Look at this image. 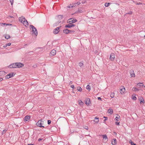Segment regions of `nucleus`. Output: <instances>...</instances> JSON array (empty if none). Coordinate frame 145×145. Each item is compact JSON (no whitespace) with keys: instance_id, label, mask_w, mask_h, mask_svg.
<instances>
[{"instance_id":"obj_1","label":"nucleus","mask_w":145,"mask_h":145,"mask_svg":"<svg viewBox=\"0 0 145 145\" xmlns=\"http://www.w3.org/2000/svg\"><path fill=\"white\" fill-rule=\"evenodd\" d=\"M30 29H32V33L34 34L35 35L37 36L38 34L36 28L32 25H30Z\"/></svg>"},{"instance_id":"obj_2","label":"nucleus","mask_w":145,"mask_h":145,"mask_svg":"<svg viewBox=\"0 0 145 145\" xmlns=\"http://www.w3.org/2000/svg\"><path fill=\"white\" fill-rule=\"evenodd\" d=\"M44 122L43 121L40 120L38 121L36 123V125L40 127H44V126H42V125L44 124Z\"/></svg>"},{"instance_id":"obj_3","label":"nucleus","mask_w":145,"mask_h":145,"mask_svg":"<svg viewBox=\"0 0 145 145\" xmlns=\"http://www.w3.org/2000/svg\"><path fill=\"white\" fill-rule=\"evenodd\" d=\"M16 67L18 68L22 67H24V65L23 63L20 62L16 63Z\"/></svg>"},{"instance_id":"obj_4","label":"nucleus","mask_w":145,"mask_h":145,"mask_svg":"<svg viewBox=\"0 0 145 145\" xmlns=\"http://www.w3.org/2000/svg\"><path fill=\"white\" fill-rule=\"evenodd\" d=\"M61 27V26L57 27L53 31L54 33L55 34H57L59 31V29Z\"/></svg>"},{"instance_id":"obj_5","label":"nucleus","mask_w":145,"mask_h":145,"mask_svg":"<svg viewBox=\"0 0 145 145\" xmlns=\"http://www.w3.org/2000/svg\"><path fill=\"white\" fill-rule=\"evenodd\" d=\"M115 58V55L114 53H112L110 55V59L111 61H113Z\"/></svg>"},{"instance_id":"obj_6","label":"nucleus","mask_w":145,"mask_h":145,"mask_svg":"<svg viewBox=\"0 0 145 145\" xmlns=\"http://www.w3.org/2000/svg\"><path fill=\"white\" fill-rule=\"evenodd\" d=\"M75 26V25L72 24L71 23H69V24L66 25L65 27L66 28H70L72 27H74Z\"/></svg>"},{"instance_id":"obj_7","label":"nucleus","mask_w":145,"mask_h":145,"mask_svg":"<svg viewBox=\"0 0 145 145\" xmlns=\"http://www.w3.org/2000/svg\"><path fill=\"white\" fill-rule=\"evenodd\" d=\"M56 51L54 49H53L51 51L50 55L51 56H54L56 54Z\"/></svg>"},{"instance_id":"obj_8","label":"nucleus","mask_w":145,"mask_h":145,"mask_svg":"<svg viewBox=\"0 0 145 145\" xmlns=\"http://www.w3.org/2000/svg\"><path fill=\"white\" fill-rule=\"evenodd\" d=\"M91 103L90 99L88 98H87L85 100V104L87 105H89Z\"/></svg>"},{"instance_id":"obj_9","label":"nucleus","mask_w":145,"mask_h":145,"mask_svg":"<svg viewBox=\"0 0 145 145\" xmlns=\"http://www.w3.org/2000/svg\"><path fill=\"white\" fill-rule=\"evenodd\" d=\"M69 20L70 21H69V23H71V24H72V23H74L75 22L77 21V20L75 19H73L72 20V18H70V19H69L68 20L69 21Z\"/></svg>"},{"instance_id":"obj_10","label":"nucleus","mask_w":145,"mask_h":145,"mask_svg":"<svg viewBox=\"0 0 145 145\" xmlns=\"http://www.w3.org/2000/svg\"><path fill=\"white\" fill-rule=\"evenodd\" d=\"M9 67L10 68H15L16 67V63H13L9 65Z\"/></svg>"},{"instance_id":"obj_11","label":"nucleus","mask_w":145,"mask_h":145,"mask_svg":"<svg viewBox=\"0 0 145 145\" xmlns=\"http://www.w3.org/2000/svg\"><path fill=\"white\" fill-rule=\"evenodd\" d=\"M130 73L131 77H135V76L133 70H131L130 71Z\"/></svg>"},{"instance_id":"obj_12","label":"nucleus","mask_w":145,"mask_h":145,"mask_svg":"<svg viewBox=\"0 0 145 145\" xmlns=\"http://www.w3.org/2000/svg\"><path fill=\"white\" fill-rule=\"evenodd\" d=\"M69 30L67 29H64L63 30V32L65 34H67L70 33Z\"/></svg>"},{"instance_id":"obj_13","label":"nucleus","mask_w":145,"mask_h":145,"mask_svg":"<svg viewBox=\"0 0 145 145\" xmlns=\"http://www.w3.org/2000/svg\"><path fill=\"white\" fill-rule=\"evenodd\" d=\"M24 25H25L26 27L28 26V23L27 20H24L23 23Z\"/></svg>"},{"instance_id":"obj_14","label":"nucleus","mask_w":145,"mask_h":145,"mask_svg":"<svg viewBox=\"0 0 145 145\" xmlns=\"http://www.w3.org/2000/svg\"><path fill=\"white\" fill-rule=\"evenodd\" d=\"M30 118V116H26L25 117V119L24 120V121H27Z\"/></svg>"},{"instance_id":"obj_15","label":"nucleus","mask_w":145,"mask_h":145,"mask_svg":"<svg viewBox=\"0 0 145 145\" xmlns=\"http://www.w3.org/2000/svg\"><path fill=\"white\" fill-rule=\"evenodd\" d=\"M125 88L123 86L122 88L121 89H120V92L121 94H122V93H124V92L125 91Z\"/></svg>"},{"instance_id":"obj_16","label":"nucleus","mask_w":145,"mask_h":145,"mask_svg":"<svg viewBox=\"0 0 145 145\" xmlns=\"http://www.w3.org/2000/svg\"><path fill=\"white\" fill-rule=\"evenodd\" d=\"M5 74V72L3 71H0V76H4Z\"/></svg>"},{"instance_id":"obj_17","label":"nucleus","mask_w":145,"mask_h":145,"mask_svg":"<svg viewBox=\"0 0 145 145\" xmlns=\"http://www.w3.org/2000/svg\"><path fill=\"white\" fill-rule=\"evenodd\" d=\"M8 75L9 76L10 78H11L13 77L14 75L15 74H14L13 72H11L9 74H8Z\"/></svg>"},{"instance_id":"obj_18","label":"nucleus","mask_w":145,"mask_h":145,"mask_svg":"<svg viewBox=\"0 0 145 145\" xmlns=\"http://www.w3.org/2000/svg\"><path fill=\"white\" fill-rule=\"evenodd\" d=\"M132 89L133 91H138L140 90L139 89H138L136 87L133 88Z\"/></svg>"},{"instance_id":"obj_19","label":"nucleus","mask_w":145,"mask_h":145,"mask_svg":"<svg viewBox=\"0 0 145 145\" xmlns=\"http://www.w3.org/2000/svg\"><path fill=\"white\" fill-rule=\"evenodd\" d=\"M113 110L112 109H109L108 110V112L111 114H112L113 113Z\"/></svg>"},{"instance_id":"obj_20","label":"nucleus","mask_w":145,"mask_h":145,"mask_svg":"<svg viewBox=\"0 0 145 145\" xmlns=\"http://www.w3.org/2000/svg\"><path fill=\"white\" fill-rule=\"evenodd\" d=\"M116 142V139H114L113 140L112 142V145H114Z\"/></svg>"},{"instance_id":"obj_21","label":"nucleus","mask_w":145,"mask_h":145,"mask_svg":"<svg viewBox=\"0 0 145 145\" xmlns=\"http://www.w3.org/2000/svg\"><path fill=\"white\" fill-rule=\"evenodd\" d=\"M86 89L89 91H90L91 89V87L89 85H88L86 87Z\"/></svg>"},{"instance_id":"obj_22","label":"nucleus","mask_w":145,"mask_h":145,"mask_svg":"<svg viewBox=\"0 0 145 145\" xmlns=\"http://www.w3.org/2000/svg\"><path fill=\"white\" fill-rule=\"evenodd\" d=\"M77 89L78 91L81 92L82 90V88L80 86H78L77 87Z\"/></svg>"},{"instance_id":"obj_23","label":"nucleus","mask_w":145,"mask_h":145,"mask_svg":"<svg viewBox=\"0 0 145 145\" xmlns=\"http://www.w3.org/2000/svg\"><path fill=\"white\" fill-rule=\"evenodd\" d=\"M137 86H143V84L141 83H138L137 84Z\"/></svg>"},{"instance_id":"obj_24","label":"nucleus","mask_w":145,"mask_h":145,"mask_svg":"<svg viewBox=\"0 0 145 145\" xmlns=\"http://www.w3.org/2000/svg\"><path fill=\"white\" fill-rule=\"evenodd\" d=\"M102 136L103 137V139H104L105 140L107 139V140H108V138H107L106 135H103Z\"/></svg>"},{"instance_id":"obj_25","label":"nucleus","mask_w":145,"mask_h":145,"mask_svg":"<svg viewBox=\"0 0 145 145\" xmlns=\"http://www.w3.org/2000/svg\"><path fill=\"white\" fill-rule=\"evenodd\" d=\"M95 121H96V120H97V121H95L97 123H98V122L99 121V117H98L97 116L95 117Z\"/></svg>"},{"instance_id":"obj_26","label":"nucleus","mask_w":145,"mask_h":145,"mask_svg":"<svg viewBox=\"0 0 145 145\" xmlns=\"http://www.w3.org/2000/svg\"><path fill=\"white\" fill-rule=\"evenodd\" d=\"M129 142L131 145H136V144L134 143L131 140H129Z\"/></svg>"},{"instance_id":"obj_27","label":"nucleus","mask_w":145,"mask_h":145,"mask_svg":"<svg viewBox=\"0 0 145 145\" xmlns=\"http://www.w3.org/2000/svg\"><path fill=\"white\" fill-rule=\"evenodd\" d=\"M140 103L141 104H142V103H144V99H143V98L142 97H141V98L140 100Z\"/></svg>"},{"instance_id":"obj_28","label":"nucleus","mask_w":145,"mask_h":145,"mask_svg":"<svg viewBox=\"0 0 145 145\" xmlns=\"http://www.w3.org/2000/svg\"><path fill=\"white\" fill-rule=\"evenodd\" d=\"M5 37L6 39H8L10 38V36L9 35H6Z\"/></svg>"},{"instance_id":"obj_29","label":"nucleus","mask_w":145,"mask_h":145,"mask_svg":"<svg viewBox=\"0 0 145 145\" xmlns=\"http://www.w3.org/2000/svg\"><path fill=\"white\" fill-rule=\"evenodd\" d=\"M110 4V3H105V5L106 7H108Z\"/></svg>"},{"instance_id":"obj_30","label":"nucleus","mask_w":145,"mask_h":145,"mask_svg":"<svg viewBox=\"0 0 145 145\" xmlns=\"http://www.w3.org/2000/svg\"><path fill=\"white\" fill-rule=\"evenodd\" d=\"M58 17L60 20L62 19L63 18V16L62 15H59Z\"/></svg>"},{"instance_id":"obj_31","label":"nucleus","mask_w":145,"mask_h":145,"mask_svg":"<svg viewBox=\"0 0 145 145\" xmlns=\"http://www.w3.org/2000/svg\"><path fill=\"white\" fill-rule=\"evenodd\" d=\"M79 103L80 105H83L84 104V103L82 102L81 100L79 101Z\"/></svg>"},{"instance_id":"obj_32","label":"nucleus","mask_w":145,"mask_h":145,"mask_svg":"<svg viewBox=\"0 0 145 145\" xmlns=\"http://www.w3.org/2000/svg\"><path fill=\"white\" fill-rule=\"evenodd\" d=\"M77 12H78L80 13H82L83 12L82 10L80 8H78V11Z\"/></svg>"},{"instance_id":"obj_33","label":"nucleus","mask_w":145,"mask_h":145,"mask_svg":"<svg viewBox=\"0 0 145 145\" xmlns=\"http://www.w3.org/2000/svg\"><path fill=\"white\" fill-rule=\"evenodd\" d=\"M19 20L22 23H23L24 20H23L22 17H20L19 18Z\"/></svg>"},{"instance_id":"obj_34","label":"nucleus","mask_w":145,"mask_h":145,"mask_svg":"<svg viewBox=\"0 0 145 145\" xmlns=\"http://www.w3.org/2000/svg\"><path fill=\"white\" fill-rule=\"evenodd\" d=\"M84 64L83 63L80 62L79 63V65L81 67Z\"/></svg>"},{"instance_id":"obj_35","label":"nucleus","mask_w":145,"mask_h":145,"mask_svg":"<svg viewBox=\"0 0 145 145\" xmlns=\"http://www.w3.org/2000/svg\"><path fill=\"white\" fill-rule=\"evenodd\" d=\"M1 25L2 26H3V25H9L10 24V25H11V24H6V23H1Z\"/></svg>"},{"instance_id":"obj_36","label":"nucleus","mask_w":145,"mask_h":145,"mask_svg":"<svg viewBox=\"0 0 145 145\" xmlns=\"http://www.w3.org/2000/svg\"><path fill=\"white\" fill-rule=\"evenodd\" d=\"M120 118V116H119V117H116L115 118V120L116 121H118L119 119Z\"/></svg>"},{"instance_id":"obj_37","label":"nucleus","mask_w":145,"mask_h":145,"mask_svg":"<svg viewBox=\"0 0 145 145\" xmlns=\"http://www.w3.org/2000/svg\"><path fill=\"white\" fill-rule=\"evenodd\" d=\"M7 131V130L6 129H4V130L3 132H2V135H3L5 133L6 131Z\"/></svg>"},{"instance_id":"obj_38","label":"nucleus","mask_w":145,"mask_h":145,"mask_svg":"<svg viewBox=\"0 0 145 145\" xmlns=\"http://www.w3.org/2000/svg\"><path fill=\"white\" fill-rule=\"evenodd\" d=\"M68 8H73V5L72 4H70L69 5L67 6Z\"/></svg>"},{"instance_id":"obj_39","label":"nucleus","mask_w":145,"mask_h":145,"mask_svg":"<svg viewBox=\"0 0 145 145\" xmlns=\"http://www.w3.org/2000/svg\"><path fill=\"white\" fill-rule=\"evenodd\" d=\"M10 77H9V76L8 75V74H7L5 76V78L7 79H8Z\"/></svg>"},{"instance_id":"obj_40","label":"nucleus","mask_w":145,"mask_h":145,"mask_svg":"<svg viewBox=\"0 0 145 145\" xmlns=\"http://www.w3.org/2000/svg\"><path fill=\"white\" fill-rule=\"evenodd\" d=\"M81 3L83 4L86 3V0H83L81 1Z\"/></svg>"},{"instance_id":"obj_41","label":"nucleus","mask_w":145,"mask_h":145,"mask_svg":"<svg viewBox=\"0 0 145 145\" xmlns=\"http://www.w3.org/2000/svg\"><path fill=\"white\" fill-rule=\"evenodd\" d=\"M110 97L111 98H113L114 97V94L113 93H112L110 94Z\"/></svg>"},{"instance_id":"obj_42","label":"nucleus","mask_w":145,"mask_h":145,"mask_svg":"<svg viewBox=\"0 0 145 145\" xmlns=\"http://www.w3.org/2000/svg\"><path fill=\"white\" fill-rule=\"evenodd\" d=\"M132 12L131 11H130L129 12L125 14H132Z\"/></svg>"},{"instance_id":"obj_43","label":"nucleus","mask_w":145,"mask_h":145,"mask_svg":"<svg viewBox=\"0 0 145 145\" xmlns=\"http://www.w3.org/2000/svg\"><path fill=\"white\" fill-rule=\"evenodd\" d=\"M103 118H105L104 120V121H106V120H107L108 118L107 117H105V116H104Z\"/></svg>"},{"instance_id":"obj_44","label":"nucleus","mask_w":145,"mask_h":145,"mask_svg":"<svg viewBox=\"0 0 145 145\" xmlns=\"http://www.w3.org/2000/svg\"><path fill=\"white\" fill-rule=\"evenodd\" d=\"M51 123V121L50 120H48V124L50 125Z\"/></svg>"},{"instance_id":"obj_45","label":"nucleus","mask_w":145,"mask_h":145,"mask_svg":"<svg viewBox=\"0 0 145 145\" xmlns=\"http://www.w3.org/2000/svg\"><path fill=\"white\" fill-rule=\"evenodd\" d=\"M69 31H70V33L71 34H72V33H74V30H69Z\"/></svg>"},{"instance_id":"obj_46","label":"nucleus","mask_w":145,"mask_h":145,"mask_svg":"<svg viewBox=\"0 0 145 145\" xmlns=\"http://www.w3.org/2000/svg\"><path fill=\"white\" fill-rule=\"evenodd\" d=\"M10 2L11 3V5H12L13 3L14 0H9Z\"/></svg>"},{"instance_id":"obj_47","label":"nucleus","mask_w":145,"mask_h":145,"mask_svg":"<svg viewBox=\"0 0 145 145\" xmlns=\"http://www.w3.org/2000/svg\"><path fill=\"white\" fill-rule=\"evenodd\" d=\"M72 5H73V7H75L77 5L76 4V3H73L72 4Z\"/></svg>"},{"instance_id":"obj_48","label":"nucleus","mask_w":145,"mask_h":145,"mask_svg":"<svg viewBox=\"0 0 145 145\" xmlns=\"http://www.w3.org/2000/svg\"><path fill=\"white\" fill-rule=\"evenodd\" d=\"M11 44V43H7L6 44V46H9Z\"/></svg>"},{"instance_id":"obj_49","label":"nucleus","mask_w":145,"mask_h":145,"mask_svg":"<svg viewBox=\"0 0 145 145\" xmlns=\"http://www.w3.org/2000/svg\"><path fill=\"white\" fill-rule=\"evenodd\" d=\"M133 99L135 100H136L137 98L135 96H134L133 97Z\"/></svg>"},{"instance_id":"obj_50","label":"nucleus","mask_w":145,"mask_h":145,"mask_svg":"<svg viewBox=\"0 0 145 145\" xmlns=\"http://www.w3.org/2000/svg\"><path fill=\"white\" fill-rule=\"evenodd\" d=\"M115 124H116V125H120V122H115Z\"/></svg>"},{"instance_id":"obj_51","label":"nucleus","mask_w":145,"mask_h":145,"mask_svg":"<svg viewBox=\"0 0 145 145\" xmlns=\"http://www.w3.org/2000/svg\"><path fill=\"white\" fill-rule=\"evenodd\" d=\"M70 87L73 89H74V86L73 85H71Z\"/></svg>"},{"instance_id":"obj_52","label":"nucleus","mask_w":145,"mask_h":145,"mask_svg":"<svg viewBox=\"0 0 145 145\" xmlns=\"http://www.w3.org/2000/svg\"><path fill=\"white\" fill-rule=\"evenodd\" d=\"M97 99L98 100L102 101V99L100 97H98Z\"/></svg>"},{"instance_id":"obj_53","label":"nucleus","mask_w":145,"mask_h":145,"mask_svg":"<svg viewBox=\"0 0 145 145\" xmlns=\"http://www.w3.org/2000/svg\"><path fill=\"white\" fill-rule=\"evenodd\" d=\"M76 3V4L77 5H79L80 4V2H78Z\"/></svg>"},{"instance_id":"obj_54","label":"nucleus","mask_w":145,"mask_h":145,"mask_svg":"<svg viewBox=\"0 0 145 145\" xmlns=\"http://www.w3.org/2000/svg\"><path fill=\"white\" fill-rule=\"evenodd\" d=\"M84 128L86 130H88V127L87 126H85Z\"/></svg>"},{"instance_id":"obj_55","label":"nucleus","mask_w":145,"mask_h":145,"mask_svg":"<svg viewBox=\"0 0 145 145\" xmlns=\"http://www.w3.org/2000/svg\"><path fill=\"white\" fill-rule=\"evenodd\" d=\"M22 19H23V20H26L25 19V17H23V16H22Z\"/></svg>"},{"instance_id":"obj_56","label":"nucleus","mask_w":145,"mask_h":145,"mask_svg":"<svg viewBox=\"0 0 145 145\" xmlns=\"http://www.w3.org/2000/svg\"><path fill=\"white\" fill-rule=\"evenodd\" d=\"M142 3L139 2V3H137L136 4V5H142Z\"/></svg>"},{"instance_id":"obj_57","label":"nucleus","mask_w":145,"mask_h":145,"mask_svg":"<svg viewBox=\"0 0 145 145\" xmlns=\"http://www.w3.org/2000/svg\"><path fill=\"white\" fill-rule=\"evenodd\" d=\"M42 140V138H39L38 140V141L39 142H40L41 140Z\"/></svg>"},{"instance_id":"obj_58","label":"nucleus","mask_w":145,"mask_h":145,"mask_svg":"<svg viewBox=\"0 0 145 145\" xmlns=\"http://www.w3.org/2000/svg\"><path fill=\"white\" fill-rule=\"evenodd\" d=\"M3 80V78H0V82Z\"/></svg>"},{"instance_id":"obj_59","label":"nucleus","mask_w":145,"mask_h":145,"mask_svg":"<svg viewBox=\"0 0 145 145\" xmlns=\"http://www.w3.org/2000/svg\"><path fill=\"white\" fill-rule=\"evenodd\" d=\"M9 17L10 18H13V16H8V18H9Z\"/></svg>"},{"instance_id":"obj_60","label":"nucleus","mask_w":145,"mask_h":145,"mask_svg":"<svg viewBox=\"0 0 145 145\" xmlns=\"http://www.w3.org/2000/svg\"><path fill=\"white\" fill-rule=\"evenodd\" d=\"M34 145V144H28V145Z\"/></svg>"},{"instance_id":"obj_61","label":"nucleus","mask_w":145,"mask_h":145,"mask_svg":"<svg viewBox=\"0 0 145 145\" xmlns=\"http://www.w3.org/2000/svg\"><path fill=\"white\" fill-rule=\"evenodd\" d=\"M61 22V21H58L57 22V23L59 24V23H60Z\"/></svg>"},{"instance_id":"obj_62","label":"nucleus","mask_w":145,"mask_h":145,"mask_svg":"<svg viewBox=\"0 0 145 145\" xmlns=\"http://www.w3.org/2000/svg\"><path fill=\"white\" fill-rule=\"evenodd\" d=\"M72 81H71L70 82V83H69V84H72Z\"/></svg>"},{"instance_id":"obj_63","label":"nucleus","mask_w":145,"mask_h":145,"mask_svg":"<svg viewBox=\"0 0 145 145\" xmlns=\"http://www.w3.org/2000/svg\"><path fill=\"white\" fill-rule=\"evenodd\" d=\"M3 47H4L5 48V47H6V45H4V46H3Z\"/></svg>"},{"instance_id":"obj_64","label":"nucleus","mask_w":145,"mask_h":145,"mask_svg":"<svg viewBox=\"0 0 145 145\" xmlns=\"http://www.w3.org/2000/svg\"><path fill=\"white\" fill-rule=\"evenodd\" d=\"M144 38H145V35H144Z\"/></svg>"}]
</instances>
